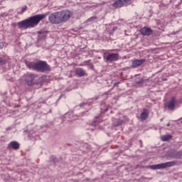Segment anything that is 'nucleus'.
Segmentation results:
<instances>
[{"mask_svg":"<svg viewBox=\"0 0 182 182\" xmlns=\"http://www.w3.org/2000/svg\"><path fill=\"white\" fill-rule=\"evenodd\" d=\"M73 16V13L69 10H64L52 13L48 16V21L53 25H60L63 22L69 21Z\"/></svg>","mask_w":182,"mask_h":182,"instance_id":"1","label":"nucleus"},{"mask_svg":"<svg viewBox=\"0 0 182 182\" xmlns=\"http://www.w3.org/2000/svg\"><path fill=\"white\" fill-rule=\"evenodd\" d=\"M46 18L45 14H37L31 16L25 20L19 21L17 23V26L18 29H31V28H35L39 25V22L43 19Z\"/></svg>","mask_w":182,"mask_h":182,"instance_id":"2","label":"nucleus"},{"mask_svg":"<svg viewBox=\"0 0 182 182\" xmlns=\"http://www.w3.org/2000/svg\"><path fill=\"white\" fill-rule=\"evenodd\" d=\"M27 67L28 69H32V70H36V72H40L41 73L50 72L52 70L50 65H48V63L43 60L28 63Z\"/></svg>","mask_w":182,"mask_h":182,"instance_id":"3","label":"nucleus"},{"mask_svg":"<svg viewBox=\"0 0 182 182\" xmlns=\"http://www.w3.org/2000/svg\"><path fill=\"white\" fill-rule=\"evenodd\" d=\"M181 163V161H172L166 163L158 164L156 165H151L149 166V168H151V170H161L163 168H167L168 167H174V166H180Z\"/></svg>","mask_w":182,"mask_h":182,"instance_id":"4","label":"nucleus"},{"mask_svg":"<svg viewBox=\"0 0 182 182\" xmlns=\"http://www.w3.org/2000/svg\"><path fill=\"white\" fill-rule=\"evenodd\" d=\"M38 77V75L32 74V73H28L26 75L25 78V83L28 86H33L36 82H35V80Z\"/></svg>","mask_w":182,"mask_h":182,"instance_id":"5","label":"nucleus"},{"mask_svg":"<svg viewBox=\"0 0 182 182\" xmlns=\"http://www.w3.org/2000/svg\"><path fill=\"white\" fill-rule=\"evenodd\" d=\"M103 58L107 63H112L119 60V53H108L107 56L104 55Z\"/></svg>","mask_w":182,"mask_h":182,"instance_id":"6","label":"nucleus"},{"mask_svg":"<svg viewBox=\"0 0 182 182\" xmlns=\"http://www.w3.org/2000/svg\"><path fill=\"white\" fill-rule=\"evenodd\" d=\"M132 4V0H117L112 4L114 8H122V6H126Z\"/></svg>","mask_w":182,"mask_h":182,"instance_id":"7","label":"nucleus"},{"mask_svg":"<svg viewBox=\"0 0 182 182\" xmlns=\"http://www.w3.org/2000/svg\"><path fill=\"white\" fill-rule=\"evenodd\" d=\"M140 33L143 35V36H150V35L153 34V30L150 28L144 27L140 29Z\"/></svg>","mask_w":182,"mask_h":182,"instance_id":"8","label":"nucleus"},{"mask_svg":"<svg viewBox=\"0 0 182 182\" xmlns=\"http://www.w3.org/2000/svg\"><path fill=\"white\" fill-rule=\"evenodd\" d=\"M144 62H146L145 59L133 60L132 68H139V66H141V64L144 63Z\"/></svg>","mask_w":182,"mask_h":182,"instance_id":"9","label":"nucleus"},{"mask_svg":"<svg viewBox=\"0 0 182 182\" xmlns=\"http://www.w3.org/2000/svg\"><path fill=\"white\" fill-rule=\"evenodd\" d=\"M20 146L19 143L16 141H13L9 144V148L13 149V150H18L19 149Z\"/></svg>","mask_w":182,"mask_h":182,"instance_id":"10","label":"nucleus"},{"mask_svg":"<svg viewBox=\"0 0 182 182\" xmlns=\"http://www.w3.org/2000/svg\"><path fill=\"white\" fill-rule=\"evenodd\" d=\"M75 74H77V76H80V77H82L86 75V71L83 70V68H78L75 70Z\"/></svg>","mask_w":182,"mask_h":182,"instance_id":"11","label":"nucleus"},{"mask_svg":"<svg viewBox=\"0 0 182 182\" xmlns=\"http://www.w3.org/2000/svg\"><path fill=\"white\" fill-rule=\"evenodd\" d=\"M167 107H168L171 110H173L174 107H176V98H171V100L168 102Z\"/></svg>","mask_w":182,"mask_h":182,"instance_id":"12","label":"nucleus"},{"mask_svg":"<svg viewBox=\"0 0 182 182\" xmlns=\"http://www.w3.org/2000/svg\"><path fill=\"white\" fill-rule=\"evenodd\" d=\"M169 156L170 157H171V159H181L182 152L181 151L173 152V153H171Z\"/></svg>","mask_w":182,"mask_h":182,"instance_id":"13","label":"nucleus"},{"mask_svg":"<svg viewBox=\"0 0 182 182\" xmlns=\"http://www.w3.org/2000/svg\"><path fill=\"white\" fill-rule=\"evenodd\" d=\"M173 139V135L166 134V135H161V140L162 141H168V140H171Z\"/></svg>","mask_w":182,"mask_h":182,"instance_id":"14","label":"nucleus"},{"mask_svg":"<svg viewBox=\"0 0 182 182\" xmlns=\"http://www.w3.org/2000/svg\"><path fill=\"white\" fill-rule=\"evenodd\" d=\"M140 117L141 120H146L149 117V111L147 109H144L143 112L141 113Z\"/></svg>","mask_w":182,"mask_h":182,"instance_id":"15","label":"nucleus"},{"mask_svg":"<svg viewBox=\"0 0 182 182\" xmlns=\"http://www.w3.org/2000/svg\"><path fill=\"white\" fill-rule=\"evenodd\" d=\"M6 63V60L4 58H0V65H5Z\"/></svg>","mask_w":182,"mask_h":182,"instance_id":"16","label":"nucleus"},{"mask_svg":"<svg viewBox=\"0 0 182 182\" xmlns=\"http://www.w3.org/2000/svg\"><path fill=\"white\" fill-rule=\"evenodd\" d=\"M96 19H97V16L90 17V18L88 19V22H93V21H96Z\"/></svg>","mask_w":182,"mask_h":182,"instance_id":"17","label":"nucleus"},{"mask_svg":"<svg viewBox=\"0 0 182 182\" xmlns=\"http://www.w3.org/2000/svg\"><path fill=\"white\" fill-rule=\"evenodd\" d=\"M123 123L122 120H118L117 124H115V126H120Z\"/></svg>","mask_w":182,"mask_h":182,"instance_id":"18","label":"nucleus"},{"mask_svg":"<svg viewBox=\"0 0 182 182\" xmlns=\"http://www.w3.org/2000/svg\"><path fill=\"white\" fill-rule=\"evenodd\" d=\"M55 159H56V157H55V156H50L51 161H54Z\"/></svg>","mask_w":182,"mask_h":182,"instance_id":"19","label":"nucleus"},{"mask_svg":"<svg viewBox=\"0 0 182 182\" xmlns=\"http://www.w3.org/2000/svg\"><path fill=\"white\" fill-rule=\"evenodd\" d=\"M89 62H90V60L85 61V65H89Z\"/></svg>","mask_w":182,"mask_h":182,"instance_id":"20","label":"nucleus"},{"mask_svg":"<svg viewBox=\"0 0 182 182\" xmlns=\"http://www.w3.org/2000/svg\"><path fill=\"white\" fill-rule=\"evenodd\" d=\"M26 11V8L23 9V11Z\"/></svg>","mask_w":182,"mask_h":182,"instance_id":"21","label":"nucleus"}]
</instances>
